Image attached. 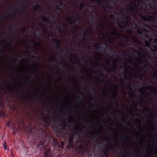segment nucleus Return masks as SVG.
<instances>
[{
    "mask_svg": "<svg viewBox=\"0 0 157 157\" xmlns=\"http://www.w3.org/2000/svg\"><path fill=\"white\" fill-rule=\"evenodd\" d=\"M46 126L44 124L40 123V122L36 124L34 128L36 133L35 135L33 133L31 130V126L29 124L26 127L27 133L32 136V139L34 140H41L39 142L37 148L40 151H42L45 152V155L47 157H49L51 154V152L48 148L46 147L59 146L57 141L51 136H49L47 132L45 131L44 128H46Z\"/></svg>",
    "mask_w": 157,
    "mask_h": 157,
    "instance_id": "1",
    "label": "nucleus"
},
{
    "mask_svg": "<svg viewBox=\"0 0 157 157\" xmlns=\"http://www.w3.org/2000/svg\"><path fill=\"white\" fill-rule=\"evenodd\" d=\"M97 144L98 149L97 151H95L94 148L91 149L89 147L88 145L85 143L84 145L81 144L78 148L79 153L81 154L82 157H109L108 151H111L113 153L116 155L114 146L112 145L109 146L108 149H105L101 147L102 142H99L98 140H95Z\"/></svg>",
    "mask_w": 157,
    "mask_h": 157,
    "instance_id": "2",
    "label": "nucleus"
},
{
    "mask_svg": "<svg viewBox=\"0 0 157 157\" xmlns=\"http://www.w3.org/2000/svg\"><path fill=\"white\" fill-rule=\"evenodd\" d=\"M122 16L124 17L123 19V21H122L121 24L118 22L117 24L118 26L121 29L124 28L125 26H127L131 19L129 16L124 14L123 13H122Z\"/></svg>",
    "mask_w": 157,
    "mask_h": 157,
    "instance_id": "3",
    "label": "nucleus"
},
{
    "mask_svg": "<svg viewBox=\"0 0 157 157\" xmlns=\"http://www.w3.org/2000/svg\"><path fill=\"white\" fill-rule=\"evenodd\" d=\"M68 148H72L74 147V136L73 134H69L68 136Z\"/></svg>",
    "mask_w": 157,
    "mask_h": 157,
    "instance_id": "4",
    "label": "nucleus"
},
{
    "mask_svg": "<svg viewBox=\"0 0 157 157\" xmlns=\"http://www.w3.org/2000/svg\"><path fill=\"white\" fill-rule=\"evenodd\" d=\"M102 3L105 5V6H101V7L104 9L105 12H106V10H109L110 7L105 2L102 1V0H98V4L99 5H100L101 3Z\"/></svg>",
    "mask_w": 157,
    "mask_h": 157,
    "instance_id": "5",
    "label": "nucleus"
},
{
    "mask_svg": "<svg viewBox=\"0 0 157 157\" xmlns=\"http://www.w3.org/2000/svg\"><path fill=\"white\" fill-rule=\"evenodd\" d=\"M66 124H64V128H62L60 130L58 129L56 130V133L57 134H58L59 135H60L61 137L64 138L65 135L64 130L65 129H66Z\"/></svg>",
    "mask_w": 157,
    "mask_h": 157,
    "instance_id": "6",
    "label": "nucleus"
},
{
    "mask_svg": "<svg viewBox=\"0 0 157 157\" xmlns=\"http://www.w3.org/2000/svg\"><path fill=\"white\" fill-rule=\"evenodd\" d=\"M132 3H133L134 7L132 6L131 5H129L130 8L129 9H127V10L129 11L130 12L134 13L137 10L138 7L137 6L136 4L133 2H132Z\"/></svg>",
    "mask_w": 157,
    "mask_h": 157,
    "instance_id": "7",
    "label": "nucleus"
},
{
    "mask_svg": "<svg viewBox=\"0 0 157 157\" xmlns=\"http://www.w3.org/2000/svg\"><path fill=\"white\" fill-rule=\"evenodd\" d=\"M18 89V87H16V86H15L13 88L12 86H9L8 87L6 88V89L8 90L9 92H12L13 94H14L17 91Z\"/></svg>",
    "mask_w": 157,
    "mask_h": 157,
    "instance_id": "8",
    "label": "nucleus"
},
{
    "mask_svg": "<svg viewBox=\"0 0 157 157\" xmlns=\"http://www.w3.org/2000/svg\"><path fill=\"white\" fill-rule=\"evenodd\" d=\"M68 121L70 124H71L73 125H76L78 126V125L76 123V121L75 120L74 118L72 116L68 118Z\"/></svg>",
    "mask_w": 157,
    "mask_h": 157,
    "instance_id": "9",
    "label": "nucleus"
},
{
    "mask_svg": "<svg viewBox=\"0 0 157 157\" xmlns=\"http://www.w3.org/2000/svg\"><path fill=\"white\" fill-rule=\"evenodd\" d=\"M113 30V32H111L110 34L112 35L116 36V37H120L121 35L115 29H111Z\"/></svg>",
    "mask_w": 157,
    "mask_h": 157,
    "instance_id": "10",
    "label": "nucleus"
},
{
    "mask_svg": "<svg viewBox=\"0 0 157 157\" xmlns=\"http://www.w3.org/2000/svg\"><path fill=\"white\" fill-rule=\"evenodd\" d=\"M89 30L90 32L92 31V29L91 27H90L89 29H87L83 31L82 33V34L83 36V42H84L85 40V37L88 36V31Z\"/></svg>",
    "mask_w": 157,
    "mask_h": 157,
    "instance_id": "11",
    "label": "nucleus"
},
{
    "mask_svg": "<svg viewBox=\"0 0 157 157\" xmlns=\"http://www.w3.org/2000/svg\"><path fill=\"white\" fill-rule=\"evenodd\" d=\"M72 15L73 17L75 18V21L77 22H80V17L79 15L77 13H72Z\"/></svg>",
    "mask_w": 157,
    "mask_h": 157,
    "instance_id": "12",
    "label": "nucleus"
},
{
    "mask_svg": "<svg viewBox=\"0 0 157 157\" xmlns=\"http://www.w3.org/2000/svg\"><path fill=\"white\" fill-rule=\"evenodd\" d=\"M140 63L144 64V65L143 66V67L142 68V69H143L144 68H146L147 69L148 68V67L147 65V63L146 60L140 59L139 63Z\"/></svg>",
    "mask_w": 157,
    "mask_h": 157,
    "instance_id": "13",
    "label": "nucleus"
},
{
    "mask_svg": "<svg viewBox=\"0 0 157 157\" xmlns=\"http://www.w3.org/2000/svg\"><path fill=\"white\" fill-rule=\"evenodd\" d=\"M129 68H130L131 69H132V68L131 67L129 66H128L127 69L124 68V70L125 71V74L124 75L123 78H124L125 79H127V77L128 76V70Z\"/></svg>",
    "mask_w": 157,
    "mask_h": 157,
    "instance_id": "14",
    "label": "nucleus"
},
{
    "mask_svg": "<svg viewBox=\"0 0 157 157\" xmlns=\"http://www.w3.org/2000/svg\"><path fill=\"white\" fill-rule=\"evenodd\" d=\"M54 43L56 44V47L58 49H59L60 47V41L56 39H54L53 40Z\"/></svg>",
    "mask_w": 157,
    "mask_h": 157,
    "instance_id": "15",
    "label": "nucleus"
},
{
    "mask_svg": "<svg viewBox=\"0 0 157 157\" xmlns=\"http://www.w3.org/2000/svg\"><path fill=\"white\" fill-rule=\"evenodd\" d=\"M36 39H34L32 41V42H34L35 43V46L36 47H37L38 48H39L40 47L42 46V45L40 42H38L36 43Z\"/></svg>",
    "mask_w": 157,
    "mask_h": 157,
    "instance_id": "16",
    "label": "nucleus"
},
{
    "mask_svg": "<svg viewBox=\"0 0 157 157\" xmlns=\"http://www.w3.org/2000/svg\"><path fill=\"white\" fill-rule=\"evenodd\" d=\"M90 134L91 136L92 139L94 140L95 138H97L98 136V133L96 132H90Z\"/></svg>",
    "mask_w": 157,
    "mask_h": 157,
    "instance_id": "17",
    "label": "nucleus"
},
{
    "mask_svg": "<svg viewBox=\"0 0 157 157\" xmlns=\"http://www.w3.org/2000/svg\"><path fill=\"white\" fill-rule=\"evenodd\" d=\"M74 129L76 130L75 133V135H77L78 137L81 131V129H78L77 128H75Z\"/></svg>",
    "mask_w": 157,
    "mask_h": 157,
    "instance_id": "18",
    "label": "nucleus"
},
{
    "mask_svg": "<svg viewBox=\"0 0 157 157\" xmlns=\"http://www.w3.org/2000/svg\"><path fill=\"white\" fill-rule=\"evenodd\" d=\"M122 38L125 41L127 42H128L129 39V37L127 35H124L122 36Z\"/></svg>",
    "mask_w": 157,
    "mask_h": 157,
    "instance_id": "19",
    "label": "nucleus"
},
{
    "mask_svg": "<svg viewBox=\"0 0 157 157\" xmlns=\"http://www.w3.org/2000/svg\"><path fill=\"white\" fill-rule=\"evenodd\" d=\"M54 138L58 142V144H59V146H58V147H57V146H54V148L55 147L56 148V147H60V148H64V143L63 142H62L60 143V145L59 144V142L56 139H55V138Z\"/></svg>",
    "mask_w": 157,
    "mask_h": 157,
    "instance_id": "20",
    "label": "nucleus"
},
{
    "mask_svg": "<svg viewBox=\"0 0 157 157\" xmlns=\"http://www.w3.org/2000/svg\"><path fill=\"white\" fill-rule=\"evenodd\" d=\"M42 21L45 22L49 23V19L47 17H43L42 18Z\"/></svg>",
    "mask_w": 157,
    "mask_h": 157,
    "instance_id": "21",
    "label": "nucleus"
},
{
    "mask_svg": "<svg viewBox=\"0 0 157 157\" xmlns=\"http://www.w3.org/2000/svg\"><path fill=\"white\" fill-rule=\"evenodd\" d=\"M20 3L21 4V5H23V8H25V9H27V8L25 5H24V4L25 3V0H20Z\"/></svg>",
    "mask_w": 157,
    "mask_h": 157,
    "instance_id": "22",
    "label": "nucleus"
},
{
    "mask_svg": "<svg viewBox=\"0 0 157 157\" xmlns=\"http://www.w3.org/2000/svg\"><path fill=\"white\" fill-rule=\"evenodd\" d=\"M56 28L57 29V31L59 32H61L62 28L60 26V23H59V25H56Z\"/></svg>",
    "mask_w": 157,
    "mask_h": 157,
    "instance_id": "23",
    "label": "nucleus"
},
{
    "mask_svg": "<svg viewBox=\"0 0 157 157\" xmlns=\"http://www.w3.org/2000/svg\"><path fill=\"white\" fill-rule=\"evenodd\" d=\"M126 137H129V136L128 135H124V136H121L120 139L121 140H126Z\"/></svg>",
    "mask_w": 157,
    "mask_h": 157,
    "instance_id": "24",
    "label": "nucleus"
},
{
    "mask_svg": "<svg viewBox=\"0 0 157 157\" xmlns=\"http://www.w3.org/2000/svg\"><path fill=\"white\" fill-rule=\"evenodd\" d=\"M16 14V12L14 11H13L10 13L9 15V17L10 18H13Z\"/></svg>",
    "mask_w": 157,
    "mask_h": 157,
    "instance_id": "25",
    "label": "nucleus"
},
{
    "mask_svg": "<svg viewBox=\"0 0 157 157\" xmlns=\"http://www.w3.org/2000/svg\"><path fill=\"white\" fill-rule=\"evenodd\" d=\"M68 21L69 24L70 25H72L73 24V22H72V19L71 18L69 17H68Z\"/></svg>",
    "mask_w": 157,
    "mask_h": 157,
    "instance_id": "26",
    "label": "nucleus"
},
{
    "mask_svg": "<svg viewBox=\"0 0 157 157\" xmlns=\"http://www.w3.org/2000/svg\"><path fill=\"white\" fill-rule=\"evenodd\" d=\"M40 8V6L39 5H36L35 6L33 9L34 10H37L39 9Z\"/></svg>",
    "mask_w": 157,
    "mask_h": 157,
    "instance_id": "27",
    "label": "nucleus"
},
{
    "mask_svg": "<svg viewBox=\"0 0 157 157\" xmlns=\"http://www.w3.org/2000/svg\"><path fill=\"white\" fill-rule=\"evenodd\" d=\"M109 53L110 54L113 53L114 54L117 53V52L113 49H110V51H109Z\"/></svg>",
    "mask_w": 157,
    "mask_h": 157,
    "instance_id": "28",
    "label": "nucleus"
},
{
    "mask_svg": "<svg viewBox=\"0 0 157 157\" xmlns=\"http://www.w3.org/2000/svg\"><path fill=\"white\" fill-rule=\"evenodd\" d=\"M56 8L58 11H60L62 10L61 8L58 5H56Z\"/></svg>",
    "mask_w": 157,
    "mask_h": 157,
    "instance_id": "29",
    "label": "nucleus"
},
{
    "mask_svg": "<svg viewBox=\"0 0 157 157\" xmlns=\"http://www.w3.org/2000/svg\"><path fill=\"white\" fill-rule=\"evenodd\" d=\"M157 74V70H155L154 73L153 74V77L154 78H157V75L156 74Z\"/></svg>",
    "mask_w": 157,
    "mask_h": 157,
    "instance_id": "30",
    "label": "nucleus"
},
{
    "mask_svg": "<svg viewBox=\"0 0 157 157\" xmlns=\"http://www.w3.org/2000/svg\"><path fill=\"white\" fill-rule=\"evenodd\" d=\"M53 121L54 122H56L57 120H58L59 121L60 120V118L59 117H53Z\"/></svg>",
    "mask_w": 157,
    "mask_h": 157,
    "instance_id": "31",
    "label": "nucleus"
},
{
    "mask_svg": "<svg viewBox=\"0 0 157 157\" xmlns=\"http://www.w3.org/2000/svg\"><path fill=\"white\" fill-rule=\"evenodd\" d=\"M145 45L146 47H147L148 48L150 47V44L148 42H147L146 41H145Z\"/></svg>",
    "mask_w": 157,
    "mask_h": 157,
    "instance_id": "32",
    "label": "nucleus"
},
{
    "mask_svg": "<svg viewBox=\"0 0 157 157\" xmlns=\"http://www.w3.org/2000/svg\"><path fill=\"white\" fill-rule=\"evenodd\" d=\"M126 32L128 34H131L132 33V31L131 29H128L126 31Z\"/></svg>",
    "mask_w": 157,
    "mask_h": 157,
    "instance_id": "33",
    "label": "nucleus"
},
{
    "mask_svg": "<svg viewBox=\"0 0 157 157\" xmlns=\"http://www.w3.org/2000/svg\"><path fill=\"white\" fill-rule=\"evenodd\" d=\"M29 80H30L31 82H34L35 81L33 77L32 76H30L29 78Z\"/></svg>",
    "mask_w": 157,
    "mask_h": 157,
    "instance_id": "34",
    "label": "nucleus"
},
{
    "mask_svg": "<svg viewBox=\"0 0 157 157\" xmlns=\"http://www.w3.org/2000/svg\"><path fill=\"white\" fill-rule=\"evenodd\" d=\"M98 48L99 49H100L101 50H105V47L104 46H100L98 47Z\"/></svg>",
    "mask_w": 157,
    "mask_h": 157,
    "instance_id": "35",
    "label": "nucleus"
},
{
    "mask_svg": "<svg viewBox=\"0 0 157 157\" xmlns=\"http://www.w3.org/2000/svg\"><path fill=\"white\" fill-rule=\"evenodd\" d=\"M153 47L154 48L153 50H152L153 51H157V46L156 45H153Z\"/></svg>",
    "mask_w": 157,
    "mask_h": 157,
    "instance_id": "36",
    "label": "nucleus"
},
{
    "mask_svg": "<svg viewBox=\"0 0 157 157\" xmlns=\"http://www.w3.org/2000/svg\"><path fill=\"white\" fill-rule=\"evenodd\" d=\"M38 25L41 26H43L44 27H46V25H44V24H43L42 23V22H40L38 23Z\"/></svg>",
    "mask_w": 157,
    "mask_h": 157,
    "instance_id": "37",
    "label": "nucleus"
},
{
    "mask_svg": "<svg viewBox=\"0 0 157 157\" xmlns=\"http://www.w3.org/2000/svg\"><path fill=\"white\" fill-rule=\"evenodd\" d=\"M109 18L112 19H113L114 18V15L112 14H110L109 15Z\"/></svg>",
    "mask_w": 157,
    "mask_h": 157,
    "instance_id": "38",
    "label": "nucleus"
},
{
    "mask_svg": "<svg viewBox=\"0 0 157 157\" xmlns=\"http://www.w3.org/2000/svg\"><path fill=\"white\" fill-rule=\"evenodd\" d=\"M113 67L115 69L116 67V62L115 61H114V60H113Z\"/></svg>",
    "mask_w": 157,
    "mask_h": 157,
    "instance_id": "39",
    "label": "nucleus"
},
{
    "mask_svg": "<svg viewBox=\"0 0 157 157\" xmlns=\"http://www.w3.org/2000/svg\"><path fill=\"white\" fill-rule=\"evenodd\" d=\"M97 79L98 80V82L100 83L102 82H103V80L100 78H97Z\"/></svg>",
    "mask_w": 157,
    "mask_h": 157,
    "instance_id": "40",
    "label": "nucleus"
},
{
    "mask_svg": "<svg viewBox=\"0 0 157 157\" xmlns=\"http://www.w3.org/2000/svg\"><path fill=\"white\" fill-rule=\"evenodd\" d=\"M134 95V94L133 92H130L129 93V96L130 97H133Z\"/></svg>",
    "mask_w": 157,
    "mask_h": 157,
    "instance_id": "41",
    "label": "nucleus"
},
{
    "mask_svg": "<svg viewBox=\"0 0 157 157\" xmlns=\"http://www.w3.org/2000/svg\"><path fill=\"white\" fill-rule=\"evenodd\" d=\"M0 90H3L4 91V93L6 94H7V92H6V91L2 87H1L0 88Z\"/></svg>",
    "mask_w": 157,
    "mask_h": 157,
    "instance_id": "42",
    "label": "nucleus"
},
{
    "mask_svg": "<svg viewBox=\"0 0 157 157\" xmlns=\"http://www.w3.org/2000/svg\"><path fill=\"white\" fill-rule=\"evenodd\" d=\"M42 119L44 121V123H45L46 122H47V121L45 117H42Z\"/></svg>",
    "mask_w": 157,
    "mask_h": 157,
    "instance_id": "43",
    "label": "nucleus"
},
{
    "mask_svg": "<svg viewBox=\"0 0 157 157\" xmlns=\"http://www.w3.org/2000/svg\"><path fill=\"white\" fill-rule=\"evenodd\" d=\"M11 123V121H9V122H8V123L7 124V126L8 127H10V126L11 125V124H10Z\"/></svg>",
    "mask_w": 157,
    "mask_h": 157,
    "instance_id": "44",
    "label": "nucleus"
},
{
    "mask_svg": "<svg viewBox=\"0 0 157 157\" xmlns=\"http://www.w3.org/2000/svg\"><path fill=\"white\" fill-rule=\"evenodd\" d=\"M126 124L128 125H130L131 126H132V124L129 121H128L127 122Z\"/></svg>",
    "mask_w": 157,
    "mask_h": 157,
    "instance_id": "45",
    "label": "nucleus"
},
{
    "mask_svg": "<svg viewBox=\"0 0 157 157\" xmlns=\"http://www.w3.org/2000/svg\"><path fill=\"white\" fill-rule=\"evenodd\" d=\"M62 24H63L62 27H64V28L65 29V28L66 26V23L65 22H63V23Z\"/></svg>",
    "mask_w": 157,
    "mask_h": 157,
    "instance_id": "46",
    "label": "nucleus"
},
{
    "mask_svg": "<svg viewBox=\"0 0 157 157\" xmlns=\"http://www.w3.org/2000/svg\"><path fill=\"white\" fill-rule=\"evenodd\" d=\"M3 146L5 150L6 149V143H3Z\"/></svg>",
    "mask_w": 157,
    "mask_h": 157,
    "instance_id": "47",
    "label": "nucleus"
},
{
    "mask_svg": "<svg viewBox=\"0 0 157 157\" xmlns=\"http://www.w3.org/2000/svg\"><path fill=\"white\" fill-rule=\"evenodd\" d=\"M137 32L138 33L140 34L141 35H142V34H143V32L141 30H138L137 31Z\"/></svg>",
    "mask_w": 157,
    "mask_h": 157,
    "instance_id": "48",
    "label": "nucleus"
},
{
    "mask_svg": "<svg viewBox=\"0 0 157 157\" xmlns=\"http://www.w3.org/2000/svg\"><path fill=\"white\" fill-rule=\"evenodd\" d=\"M134 53L136 54L139 56H140V53H139V52H138L137 51H135L134 52Z\"/></svg>",
    "mask_w": 157,
    "mask_h": 157,
    "instance_id": "49",
    "label": "nucleus"
},
{
    "mask_svg": "<svg viewBox=\"0 0 157 157\" xmlns=\"http://www.w3.org/2000/svg\"><path fill=\"white\" fill-rule=\"evenodd\" d=\"M81 9H82L84 6V5L82 3H81L80 5Z\"/></svg>",
    "mask_w": 157,
    "mask_h": 157,
    "instance_id": "50",
    "label": "nucleus"
},
{
    "mask_svg": "<svg viewBox=\"0 0 157 157\" xmlns=\"http://www.w3.org/2000/svg\"><path fill=\"white\" fill-rule=\"evenodd\" d=\"M141 148H142L143 150V151H144V150L145 149H146V147L145 146H144L143 147H141Z\"/></svg>",
    "mask_w": 157,
    "mask_h": 157,
    "instance_id": "51",
    "label": "nucleus"
},
{
    "mask_svg": "<svg viewBox=\"0 0 157 157\" xmlns=\"http://www.w3.org/2000/svg\"><path fill=\"white\" fill-rule=\"evenodd\" d=\"M33 62L34 63V65H35L36 67H38V64L36 61H34Z\"/></svg>",
    "mask_w": 157,
    "mask_h": 157,
    "instance_id": "52",
    "label": "nucleus"
},
{
    "mask_svg": "<svg viewBox=\"0 0 157 157\" xmlns=\"http://www.w3.org/2000/svg\"><path fill=\"white\" fill-rule=\"evenodd\" d=\"M46 111L47 113L49 112V107H47V109H46Z\"/></svg>",
    "mask_w": 157,
    "mask_h": 157,
    "instance_id": "53",
    "label": "nucleus"
},
{
    "mask_svg": "<svg viewBox=\"0 0 157 157\" xmlns=\"http://www.w3.org/2000/svg\"><path fill=\"white\" fill-rule=\"evenodd\" d=\"M154 43L157 44V38L155 39L154 40Z\"/></svg>",
    "mask_w": 157,
    "mask_h": 157,
    "instance_id": "54",
    "label": "nucleus"
},
{
    "mask_svg": "<svg viewBox=\"0 0 157 157\" xmlns=\"http://www.w3.org/2000/svg\"><path fill=\"white\" fill-rule=\"evenodd\" d=\"M139 92L142 93H143V90L141 89H140L138 90Z\"/></svg>",
    "mask_w": 157,
    "mask_h": 157,
    "instance_id": "55",
    "label": "nucleus"
},
{
    "mask_svg": "<svg viewBox=\"0 0 157 157\" xmlns=\"http://www.w3.org/2000/svg\"><path fill=\"white\" fill-rule=\"evenodd\" d=\"M118 46H120L122 48H123L124 47L123 44L121 43V44H119Z\"/></svg>",
    "mask_w": 157,
    "mask_h": 157,
    "instance_id": "56",
    "label": "nucleus"
},
{
    "mask_svg": "<svg viewBox=\"0 0 157 157\" xmlns=\"http://www.w3.org/2000/svg\"><path fill=\"white\" fill-rule=\"evenodd\" d=\"M120 80L121 81V82H122V86H123V84H124V81H123V79H122V78H120Z\"/></svg>",
    "mask_w": 157,
    "mask_h": 157,
    "instance_id": "57",
    "label": "nucleus"
},
{
    "mask_svg": "<svg viewBox=\"0 0 157 157\" xmlns=\"http://www.w3.org/2000/svg\"><path fill=\"white\" fill-rule=\"evenodd\" d=\"M92 9H93V7L91 6H90V8L89 9V10H91V11H93Z\"/></svg>",
    "mask_w": 157,
    "mask_h": 157,
    "instance_id": "58",
    "label": "nucleus"
},
{
    "mask_svg": "<svg viewBox=\"0 0 157 157\" xmlns=\"http://www.w3.org/2000/svg\"><path fill=\"white\" fill-rule=\"evenodd\" d=\"M129 53V52L128 51L127 52H125V51H123V53L124 54V55H125L127 53V54H128Z\"/></svg>",
    "mask_w": 157,
    "mask_h": 157,
    "instance_id": "59",
    "label": "nucleus"
},
{
    "mask_svg": "<svg viewBox=\"0 0 157 157\" xmlns=\"http://www.w3.org/2000/svg\"><path fill=\"white\" fill-rule=\"evenodd\" d=\"M141 17L142 18H143L144 20H146L147 18L144 17L142 15L141 16Z\"/></svg>",
    "mask_w": 157,
    "mask_h": 157,
    "instance_id": "60",
    "label": "nucleus"
},
{
    "mask_svg": "<svg viewBox=\"0 0 157 157\" xmlns=\"http://www.w3.org/2000/svg\"><path fill=\"white\" fill-rule=\"evenodd\" d=\"M100 25L102 27H103L104 26V25L103 23H101L100 24Z\"/></svg>",
    "mask_w": 157,
    "mask_h": 157,
    "instance_id": "61",
    "label": "nucleus"
},
{
    "mask_svg": "<svg viewBox=\"0 0 157 157\" xmlns=\"http://www.w3.org/2000/svg\"><path fill=\"white\" fill-rule=\"evenodd\" d=\"M105 141H110V140L108 138H107L106 139Z\"/></svg>",
    "mask_w": 157,
    "mask_h": 157,
    "instance_id": "62",
    "label": "nucleus"
},
{
    "mask_svg": "<svg viewBox=\"0 0 157 157\" xmlns=\"http://www.w3.org/2000/svg\"><path fill=\"white\" fill-rule=\"evenodd\" d=\"M116 157H126L124 155H123L122 156H117Z\"/></svg>",
    "mask_w": 157,
    "mask_h": 157,
    "instance_id": "63",
    "label": "nucleus"
},
{
    "mask_svg": "<svg viewBox=\"0 0 157 157\" xmlns=\"http://www.w3.org/2000/svg\"><path fill=\"white\" fill-rule=\"evenodd\" d=\"M63 5V3L61 2H60L59 3V6H62Z\"/></svg>",
    "mask_w": 157,
    "mask_h": 157,
    "instance_id": "64",
    "label": "nucleus"
}]
</instances>
